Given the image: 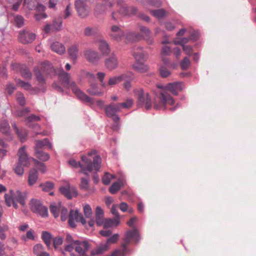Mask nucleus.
Here are the masks:
<instances>
[{"mask_svg": "<svg viewBox=\"0 0 256 256\" xmlns=\"http://www.w3.org/2000/svg\"><path fill=\"white\" fill-rule=\"evenodd\" d=\"M133 100L132 99H128L124 102H110L106 105L104 108L106 115L107 117L112 119L113 121H120V117L117 114L120 112L122 108H128L132 107Z\"/></svg>", "mask_w": 256, "mask_h": 256, "instance_id": "nucleus-1", "label": "nucleus"}, {"mask_svg": "<svg viewBox=\"0 0 256 256\" xmlns=\"http://www.w3.org/2000/svg\"><path fill=\"white\" fill-rule=\"evenodd\" d=\"M153 93L155 96L154 98V108L156 110L166 109V104L172 106L174 104V100L171 96L166 92H162L159 90H154Z\"/></svg>", "mask_w": 256, "mask_h": 256, "instance_id": "nucleus-2", "label": "nucleus"}, {"mask_svg": "<svg viewBox=\"0 0 256 256\" xmlns=\"http://www.w3.org/2000/svg\"><path fill=\"white\" fill-rule=\"evenodd\" d=\"M84 165L81 168L80 172L84 174L87 178H89L90 174L88 172L94 171L98 172L101 167L102 159L100 156L97 155L94 157L92 161L90 158L86 156H82L81 157Z\"/></svg>", "mask_w": 256, "mask_h": 256, "instance_id": "nucleus-3", "label": "nucleus"}, {"mask_svg": "<svg viewBox=\"0 0 256 256\" xmlns=\"http://www.w3.org/2000/svg\"><path fill=\"white\" fill-rule=\"evenodd\" d=\"M137 96V105L138 108H142L145 106L146 108L148 110L152 106V100L149 94L144 92L143 89L140 88L136 92Z\"/></svg>", "mask_w": 256, "mask_h": 256, "instance_id": "nucleus-4", "label": "nucleus"}, {"mask_svg": "<svg viewBox=\"0 0 256 256\" xmlns=\"http://www.w3.org/2000/svg\"><path fill=\"white\" fill-rule=\"evenodd\" d=\"M30 206L31 210L37 215L42 218L48 216V209L40 200L32 199L30 202Z\"/></svg>", "mask_w": 256, "mask_h": 256, "instance_id": "nucleus-5", "label": "nucleus"}, {"mask_svg": "<svg viewBox=\"0 0 256 256\" xmlns=\"http://www.w3.org/2000/svg\"><path fill=\"white\" fill-rule=\"evenodd\" d=\"M118 238L119 234H114L109 237L106 243L100 244L98 248L92 250V256H98L106 251L109 248V245L116 243Z\"/></svg>", "mask_w": 256, "mask_h": 256, "instance_id": "nucleus-6", "label": "nucleus"}, {"mask_svg": "<svg viewBox=\"0 0 256 256\" xmlns=\"http://www.w3.org/2000/svg\"><path fill=\"white\" fill-rule=\"evenodd\" d=\"M68 217V224L70 228H75L76 227V225L75 223V220L77 222H80L87 229L88 228V227L87 226L86 220L83 216L82 214H79L78 210H70Z\"/></svg>", "mask_w": 256, "mask_h": 256, "instance_id": "nucleus-7", "label": "nucleus"}, {"mask_svg": "<svg viewBox=\"0 0 256 256\" xmlns=\"http://www.w3.org/2000/svg\"><path fill=\"white\" fill-rule=\"evenodd\" d=\"M11 66L14 70L16 72H19L24 79L27 80L32 79V74L26 64L13 63L11 64Z\"/></svg>", "mask_w": 256, "mask_h": 256, "instance_id": "nucleus-8", "label": "nucleus"}, {"mask_svg": "<svg viewBox=\"0 0 256 256\" xmlns=\"http://www.w3.org/2000/svg\"><path fill=\"white\" fill-rule=\"evenodd\" d=\"M74 244L76 245L75 250L76 251L80 254V256H92V252H90V256L86 255V252L88 250L90 246L88 240H76L74 242Z\"/></svg>", "mask_w": 256, "mask_h": 256, "instance_id": "nucleus-9", "label": "nucleus"}, {"mask_svg": "<svg viewBox=\"0 0 256 256\" xmlns=\"http://www.w3.org/2000/svg\"><path fill=\"white\" fill-rule=\"evenodd\" d=\"M26 148V146H23L18 149L17 153L18 158L17 162L23 164V166H29L30 165V160L32 158L28 156Z\"/></svg>", "mask_w": 256, "mask_h": 256, "instance_id": "nucleus-10", "label": "nucleus"}, {"mask_svg": "<svg viewBox=\"0 0 256 256\" xmlns=\"http://www.w3.org/2000/svg\"><path fill=\"white\" fill-rule=\"evenodd\" d=\"M71 89L76 96L80 100L87 102H90L92 101V98L86 95L82 92L76 85L74 82H72Z\"/></svg>", "mask_w": 256, "mask_h": 256, "instance_id": "nucleus-11", "label": "nucleus"}, {"mask_svg": "<svg viewBox=\"0 0 256 256\" xmlns=\"http://www.w3.org/2000/svg\"><path fill=\"white\" fill-rule=\"evenodd\" d=\"M60 193L68 200H71L72 197H76L78 195V191L75 187L70 188L62 186L59 188Z\"/></svg>", "mask_w": 256, "mask_h": 256, "instance_id": "nucleus-12", "label": "nucleus"}, {"mask_svg": "<svg viewBox=\"0 0 256 256\" xmlns=\"http://www.w3.org/2000/svg\"><path fill=\"white\" fill-rule=\"evenodd\" d=\"M36 37L34 33L24 30L20 32L18 36L20 41L23 44L32 42L36 39Z\"/></svg>", "mask_w": 256, "mask_h": 256, "instance_id": "nucleus-13", "label": "nucleus"}, {"mask_svg": "<svg viewBox=\"0 0 256 256\" xmlns=\"http://www.w3.org/2000/svg\"><path fill=\"white\" fill-rule=\"evenodd\" d=\"M86 60L92 64H97L100 60L98 53L92 49H87L84 52Z\"/></svg>", "mask_w": 256, "mask_h": 256, "instance_id": "nucleus-14", "label": "nucleus"}, {"mask_svg": "<svg viewBox=\"0 0 256 256\" xmlns=\"http://www.w3.org/2000/svg\"><path fill=\"white\" fill-rule=\"evenodd\" d=\"M106 68L109 70L116 68L118 66V58L114 53L106 58L104 61Z\"/></svg>", "mask_w": 256, "mask_h": 256, "instance_id": "nucleus-15", "label": "nucleus"}, {"mask_svg": "<svg viewBox=\"0 0 256 256\" xmlns=\"http://www.w3.org/2000/svg\"><path fill=\"white\" fill-rule=\"evenodd\" d=\"M76 8L77 10L78 14L82 18H86L88 14L86 8L85 3L82 0H78L75 2Z\"/></svg>", "mask_w": 256, "mask_h": 256, "instance_id": "nucleus-16", "label": "nucleus"}, {"mask_svg": "<svg viewBox=\"0 0 256 256\" xmlns=\"http://www.w3.org/2000/svg\"><path fill=\"white\" fill-rule=\"evenodd\" d=\"M86 92L90 95L94 96H102L103 92L100 89L98 83L92 82L90 83V87L87 89Z\"/></svg>", "mask_w": 256, "mask_h": 256, "instance_id": "nucleus-17", "label": "nucleus"}, {"mask_svg": "<svg viewBox=\"0 0 256 256\" xmlns=\"http://www.w3.org/2000/svg\"><path fill=\"white\" fill-rule=\"evenodd\" d=\"M36 146L34 147V151L36 150H42L45 146L47 147L48 150H52V144L50 142L48 138H44L42 140H36Z\"/></svg>", "mask_w": 256, "mask_h": 256, "instance_id": "nucleus-18", "label": "nucleus"}, {"mask_svg": "<svg viewBox=\"0 0 256 256\" xmlns=\"http://www.w3.org/2000/svg\"><path fill=\"white\" fill-rule=\"evenodd\" d=\"M15 82L18 86H20L25 90L28 91L31 94H34L36 92H32V90H38L37 87L33 88L29 82H26L20 78H15Z\"/></svg>", "mask_w": 256, "mask_h": 256, "instance_id": "nucleus-19", "label": "nucleus"}, {"mask_svg": "<svg viewBox=\"0 0 256 256\" xmlns=\"http://www.w3.org/2000/svg\"><path fill=\"white\" fill-rule=\"evenodd\" d=\"M165 88L174 96H177L178 92L182 90V83L178 82L169 83L166 85Z\"/></svg>", "mask_w": 256, "mask_h": 256, "instance_id": "nucleus-20", "label": "nucleus"}, {"mask_svg": "<svg viewBox=\"0 0 256 256\" xmlns=\"http://www.w3.org/2000/svg\"><path fill=\"white\" fill-rule=\"evenodd\" d=\"M28 192L26 191L22 192L20 190H16L14 192L13 190V196L14 200L18 202L22 206H24L26 204V200L27 198Z\"/></svg>", "mask_w": 256, "mask_h": 256, "instance_id": "nucleus-21", "label": "nucleus"}, {"mask_svg": "<svg viewBox=\"0 0 256 256\" xmlns=\"http://www.w3.org/2000/svg\"><path fill=\"white\" fill-rule=\"evenodd\" d=\"M58 78L61 84L64 87L67 88H71L72 82H70V76L68 73L64 72L63 70L62 72L58 76Z\"/></svg>", "mask_w": 256, "mask_h": 256, "instance_id": "nucleus-22", "label": "nucleus"}, {"mask_svg": "<svg viewBox=\"0 0 256 256\" xmlns=\"http://www.w3.org/2000/svg\"><path fill=\"white\" fill-rule=\"evenodd\" d=\"M79 50V45L78 44H74L68 47V53L72 60L74 64L76 62L78 58V54Z\"/></svg>", "mask_w": 256, "mask_h": 256, "instance_id": "nucleus-23", "label": "nucleus"}, {"mask_svg": "<svg viewBox=\"0 0 256 256\" xmlns=\"http://www.w3.org/2000/svg\"><path fill=\"white\" fill-rule=\"evenodd\" d=\"M45 75H51L55 72V70L48 61H44L41 64L40 68Z\"/></svg>", "mask_w": 256, "mask_h": 256, "instance_id": "nucleus-24", "label": "nucleus"}, {"mask_svg": "<svg viewBox=\"0 0 256 256\" xmlns=\"http://www.w3.org/2000/svg\"><path fill=\"white\" fill-rule=\"evenodd\" d=\"M119 12L124 16L130 15L132 14L136 15L138 13V9L136 8L134 6H128L126 4L122 5V6L120 8Z\"/></svg>", "mask_w": 256, "mask_h": 256, "instance_id": "nucleus-25", "label": "nucleus"}, {"mask_svg": "<svg viewBox=\"0 0 256 256\" xmlns=\"http://www.w3.org/2000/svg\"><path fill=\"white\" fill-rule=\"evenodd\" d=\"M99 50L102 56H108L110 52V48L108 42L104 40H98Z\"/></svg>", "mask_w": 256, "mask_h": 256, "instance_id": "nucleus-26", "label": "nucleus"}, {"mask_svg": "<svg viewBox=\"0 0 256 256\" xmlns=\"http://www.w3.org/2000/svg\"><path fill=\"white\" fill-rule=\"evenodd\" d=\"M50 48L52 51L59 54H62L66 52L64 45L58 42H54L51 44Z\"/></svg>", "mask_w": 256, "mask_h": 256, "instance_id": "nucleus-27", "label": "nucleus"}, {"mask_svg": "<svg viewBox=\"0 0 256 256\" xmlns=\"http://www.w3.org/2000/svg\"><path fill=\"white\" fill-rule=\"evenodd\" d=\"M42 239L46 246L48 249L52 248V234L46 231H43L42 234Z\"/></svg>", "mask_w": 256, "mask_h": 256, "instance_id": "nucleus-28", "label": "nucleus"}, {"mask_svg": "<svg viewBox=\"0 0 256 256\" xmlns=\"http://www.w3.org/2000/svg\"><path fill=\"white\" fill-rule=\"evenodd\" d=\"M38 172L36 168L30 170L28 177V184L30 186L34 185L38 179Z\"/></svg>", "mask_w": 256, "mask_h": 256, "instance_id": "nucleus-29", "label": "nucleus"}, {"mask_svg": "<svg viewBox=\"0 0 256 256\" xmlns=\"http://www.w3.org/2000/svg\"><path fill=\"white\" fill-rule=\"evenodd\" d=\"M40 118L39 116L34 114H32L27 117L26 120L27 122V125L29 127L36 128H40L39 124H34V122H38L40 120Z\"/></svg>", "mask_w": 256, "mask_h": 256, "instance_id": "nucleus-30", "label": "nucleus"}, {"mask_svg": "<svg viewBox=\"0 0 256 256\" xmlns=\"http://www.w3.org/2000/svg\"><path fill=\"white\" fill-rule=\"evenodd\" d=\"M52 31L59 32L62 28V17L59 16L56 18L54 19L52 24Z\"/></svg>", "mask_w": 256, "mask_h": 256, "instance_id": "nucleus-31", "label": "nucleus"}, {"mask_svg": "<svg viewBox=\"0 0 256 256\" xmlns=\"http://www.w3.org/2000/svg\"><path fill=\"white\" fill-rule=\"evenodd\" d=\"M0 132L6 135L10 134V128L7 120H4L0 122Z\"/></svg>", "mask_w": 256, "mask_h": 256, "instance_id": "nucleus-32", "label": "nucleus"}, {"mask_svg": "<svg viewBox=\"0 0 256 256\" xmlns=\"http://www.w3.org/2000/svg\"><path fill=\"white\" fill-rule=\"evenodd\" d=\"M134 70L140 73L146 72L148 70V67L144 64L142 62H137L132 65Z\"/></svg>", "mask_w": 256, "mask_h": 256, "instance_id": "nucleus-33", "label": "nucleus"}, {"mask_svg": "<svg viewBox=\"0 0 256 256\" xmlns=\"http://www.w3.org/2000/svg\"><path fill=\"white\" fill-rule=\"evenodd\" d=\"M34 154L36 157L42 161H47L50 158L49 154L42 150H36L34 151Z\"/></svg>", "mask_w": 256, "mask_h": 256, "instance_id": "nucleus-34", "label": "nucleus"}, {"mask_svg": "<svg viewBox=\"0 0 256 256\" xmlns=\"http://www.w3.org/2000/svg\"><path fill=\"white\" fill-rule=\"evenodd\" d=\"M140 36L138 33L134 32H128L126 36V39L128 42H134L138 40Z\"/></svg>", "mask_w": 256, "mask_h": 256, "instance_id": "nucleus-35", "label": "nucleus"}, {"mask_svg": "<svg viewBox=\"0 0 256 256\" xmlns=\"http://www.w3.org/2000/svg\"><path fill=\"white\" fill-rule=\"evenodd\" d=\"M32 160L34 162V166L36 168L37 170H40L42 174L46 172V166L44 163L33 158H32Z\"/></svg>", "mask_w": 256, "mask_h": 256, "instance_id": "nucleus-36", "label": "nucleus"}, {"mask_svg": "<svg viewBox=\"0 0 256 256\" xmlns=\"http://www.w3.org/2000/svg\"><path fill=\"white\" fill-rule=\"evenodd\" d=\"M34 72L35 74L36 80L39 82H44L46 80L44 76V74L38 67H34Z\"/></svg>", "mask_w": 256, "mask_h": 256, "instance_id": "nucleus-37", "label": "nucleus"}, {"mask_svg": "<svg viewBox=\"0 0 256 256\" xmlns=\"http://www.w3.org/2000/svg\"><path fill=\"white\" fill-rule=\"evenodd\" d=\"M120 222L116 219H106L103 224L104 228H108L113 226H117Z\"/></svg>", "mask_w": 256, "mask_h": 256, "instance_id": "nucleus-38", "label": "nucleus"}, {"mask_svg": "<svg viewBox=\"0 0 256 256\" xmlns=\"http://www.w3.org/2000/svg\"><path fill=\"white\" fill-rule=\"evenodd\" d=\"M62 205L59 204L58 205L50 204V212L53 214L55 218H57L60 216V207Z\"/></svg>", "mask_w": 256, "mask_h": 256, "instance_id": "nucleus-39", "label": "nucleus"}, {"mask_svg": "<svg viewBox=\"0 0 256 256\" xmlns=\"http://www.w3.org/2000/svg\"><path fill=\"white\" fill-rule=\"evenodd\" d=\"M39 187L42 188V190L46 192H48L54 188V184L50 181H46L44 183H41Z\"/></svg>", "mask_w": 256, "mask_h": 256, "instance_id": "nucleus-40", "label": "nucleus"}, {"mask_svg": "<svg viewBox=\"0 0 256 256\" xmlns=\"http://www.w3.org/2000/svg\"><path fill=\"white\" fill-rule=\"evenodd\" d=\"M126 76L124 74H122L120 76H114L110 78L108 82V86H113L114 85L120 82H122L124 78Z\"/></svg>", "mask_w": 256, "mask_h": 256, "instance_id": "nucleus-41", "label": "nucleus"}, {"mask_svg": "<svg viewBox=\"0 0 256 256\" xmlns=\"http://www.w3.org/2000/svg\"><path fill=\"white\" fill-rule=\"evenodd\" d=\"M16 96L18 104L20 106H24L26 104V98L24 94L21 92H18L16 93Z\"/></svg>", "mask_w": 256, "mask_h": 256, "instance_id": "nucleus-42", "label": "nucleus"}, {"mask_svg": "<svg viewBox=\"0 0 256 256\" xmlns=\"http://www.w3.org/2000/svg\"><path fill=\"white\" fill-rule=\"evenodd\" d=\"M151 14L158 19L164 18L166 14V10L162 8L152 10Z\"/></svg>", "mask_w": 256, "mask_h": 256, "instance_id": "nucleus-43", "label": "nucleus"}, {"mask_svg": "<svg viewBox=\"0 0 256 256\" xmlns=\"http://www.w3.org/2000/svg\"><path fill=\"white\" fill-rule=\"evenodd\" d=\"M122 184L121 182H114L109 188V191L112 194H115L121 188Z\"/></svg>", "mask_w": 256, "mask_h": 256, "instance_id": "nucleus-44", "label": "nucleus"}, {"mask_svg": "<svg viewBox=\"0 0 256 256\" xmlns=\"http://www.w3.org/2000/svg\"><path fill=\"white\" fill-rule=\"evenodd\" d=\"M4 199L6 205L8 206H12V203L13 200H14V196H13V190H10L9 194H4Z\"/></svg>", "mask_w": 256, "mask_h": 256, "instance_id": "nucleus-45", "label": "nucleus"}, {"mask_svg": "<svg viewBox=\"0 0 256 256\" xmlns=\"http://www.w3.org/2000/svg\"><path fill=\"white\" fill-rule=\"evenodd\" d=\"M80 187V189L88 190L89 188V178H82Z\"/></svg>", "mask_w": 256, "mask_h": 256, "instance_id": "nucleus-46", "label": "nucleus"}, {"mask_svg": "<svg viewBox=\"0 0 256 256\" xmlns=\"http://www.w3.org/2000/svg\"><path fill=\"white\" fill-rule=\"evenodd\" d=\"M16 133L22 142H24L26 140L28 136V133L26 130H19L18 132Z\"/></svg>", "mask_w": 256, "mask_h": 256, "instance_id": "nucleus-47", "label": "nucleus"}, {"mask_svg": "<svg viewBox=\"0 0 256 256\" xmlns=\"http://www.w3.org/2000/svg\"><path fill=\"white\" fill-rule=\"evenodd\" d=\"M159 72L161 77L167 78L170 74V72L168 70L165 66H161L159 68Z\"/></svg>", "mask_w": 256, "mask_h": 256, "instance_id": "nucleus-48", "label": "nucleus"}, {"mask_svg": "<svg viewBox=\"0 0 256 256\" xmlns=\"http://www.w3.org/2000/svg\"><path fill=\"white\" fill-rule=\"evenodd\" d=\"M191 63L188 57H184L180 62V66L182 70H186L190 66Z\"/></svg>", "mask_w": 256, "mask_h": 256, "instance_id": "nucleus-49", "label": "nucleus"}, {"mask_svg": "<svg viewBox=\"0 0 256 256\" xmlns=\"http://www.w3.org/2000/svg\"><path fill=\"white\" fill-rule=\"evenodd\" d=\"M30 112V109L28 108H26L22 110H17L16 111V116L18 117H24L26 116Z\"/></svg>", "mask_w": 256, "mask_h": 256, "instance_id": "nucleus-50", "label": "nucleus"}, {"mask_svg": "<svg viewBox=\"0 0 256 256\" xmlns=\"http://www.w3.org/2000/svg\"><path fill=\"white\" fill-rule=\"evenodd\" d=\"M44 248L41 244H38L34 246L33 248V252L36 256L44 251Z\"/></svg>", "mask_w": 256, "mask_h": 256, "instance_id": "nucleus-51", "label": "nucleus"}, {"mask_svg": "<svg viewBox=\"0 0 256 256\" xmlns=\"http://www.w3.org/2000/svg\"><path fill=\"white\" fill-rule=\"evenodd\" d=\"M14 23L16 26L20 28L24 26V18L20 15H16L14 16Z\"/></svg>", "mask_w": 256, "mask_h": 256, "instance_id": "nucleus-52", "label": "nucleus"}, {"mask_svg": "<svg viewBox=\"0 0 256 256\" xmlns=\"http://www.w3.org/2000/svg\"><path fill=\"white\" fill-rule=\"evenodd\" d=\"M68 209L63 206L60 207V219L62 222H64L68 218Z\"/></svg>", "mask_w": 256, "mask_h": 256, "instance_id": "nucleus-53", "label": "nucleus"}, {"mask_svg": "<svg viewBox=\"0 0 256 256\" xmlns=\"http://www.w3.org/2000/svg\"><path fill=\"white\" fill-rule=\"evenodd\" d=\"M200 37V32L198 30H194L190 33V38L193 42L198 40Z\"/></svg>", "mask_w": 256, "mask_h": 256, "instance_id": "nucleus-54", "label": "nucleus"}, {"mask_svg": "<svg viewBox=\"0 0 256 256\" xmlns=\"http://www.w3.org/2000/svg\"><path fill=\"white\" fill-rule=\"evenodd\" d=\"M23 164H20L16 162V166L14 168V172L16 174L19 176H22L24 172Z\"/></svg>", "mask_w": 256, "mask_h": 256, "instance_id": "nucleus-55", "label": "nucleus"}, {"mask_svg": "<svg viewBox=\"0 0 256 256\" xmlns=\"http://www.w3.org/2000/svg\"><path fill=\"white\" fill-rule=\"evenodd\" d=\"M84 212L86 218H90L92 216V210L89 204H86L84 206Z\"/></svg>", "mask_w": 256, "mask_h": 256, "instance_id": "nucleus-56", "label": "nucleus"}, {"mask_svg": "<svg viewBox=\"0 0 256 256\" xmlns=\"http://www.w3.org/2000/svg\"><path fill=\"white\" fill-rule=\"evenodd\" d=\"M133 56L137 62H142L144 58V54L142 52H134Z\"/></svg>", "mask_w": 256, "mask_h": 256, "instance_id": "nucleus-57", "label": "nucleus"}, {"mask_svg": "<svg viewBox=\"0 0 256 256\" xmlns=\"http://www.w3.org/2000/svg\"><path fill=\"white\" fill-rule=\"evenodd\" d=\"M53 245L55 248L58 246L61 245L63 242V238L60 236L55 237L52 238Z\"/></svg>", "mask_w": 256, "mask_h": 256, "instance_id": "nucleus-58", "label": "nucleus"}, {"mask_svg": "<svg viewBox=\"0 0 256 256\" xmlns=\"http://www.w3.org/2000/svg\"><path fill=\"white\" fill-rule=\"evenodd\" d=\"M68 164L73 168L80 167V168L83 166L84 164H82L80 162H77L74 159L72 158L68 160Z\"/></svg>", "mask_w": 256, "mask_h": 256, "instance_id": "nucleus-59", "label": "nucleus"}, {"mask_svg": "<svg viewBox=\"0 0 256 256\" xmlns=\"http://www.w3.org/2000/svg\"><path fill=\"white\" fill-rule=\"evenodd\" d=\"M16 89V87L11 82H9L8 84L6 90L9 96H11L14 92V90Z\"/></svg>", "mask_w": 256, "mask_h": 256, "instance_id": "nucleus-60", "label": "nucleus"}, {"mask_svg": "<svg viewBox=\"0 0 256 256\" xmlns=\"http://www.w3.org/2000/svg\"><path fill=\"white\" fill-rule=\"evenodd\" d=\"M140 30L144 35L146 38H150V31L148 28L144 26H140Z\"/></svg>", "mask_w": 256, "mask_h": 256, "instance_id": "nucleus-61", "label": "nucleus"}, {"mask_svg": "<svg viewBox=\"0 0 256 256\" xmlns=\"http://www.w3.org/2000/svg\"><path fill=\"white\" fill-rule=\"evenodd\" d=\"M182 48L186 54L188 55V56H192V54L193 52V48L192 46L182 44Z\"/></svg>", "mask_w": 256, "mask_h": 256, "instance_id": "nucleus-62", "label": "nucleus"}, {"mask_svg": "<svg viewBox=\"0 0 256 256\" xmlns=\"http://www.w3.org/2000/svg\"><path fill=\"white\" fill-rule=\"evenodd\" d=\"M71 6L70 4H68L66 6L65 10L64 12L63 18L64 19L67 18L71 14Z\"/></svg>", "mask_w": 256, "mask_h": 256, "instance_id": "nucleus-63", "label": "nucleus"}, {"mask_svg": "<svg viewBox=\"0 0 256 256\" xmlns=\"http://www.w3.org/2000/svg\"><path fill=\"white\" fill-rule=\"evenodd\" d=\"M111 36L112 38L117 41H119L121 40L122 37L124 36V32H120L118 34H111Z\"/></svg>", "mask_w": 256, "mask_h": 256, "instance_id": "nucleus-64", "label": "nucleus"}]
</instances>
